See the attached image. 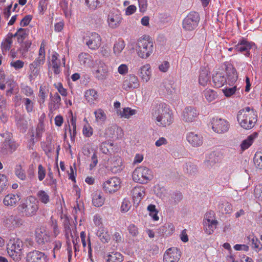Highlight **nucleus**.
Segmentation results:
<instances>
[{
  "instance_id": "f257e3e1",
  "label": "nucleus",
  "mask_w": 262,
  "mask_h": 262,
  "mask_svg": "<svg viewBox=\"0 0 262 262\" xmlns=\"http://www.w3.org/2000/svg\"><path fill=\"white\" fill-rule=\"evenodd\" d=\"M151 114L156 123L159 126L166 127L173 122L172 113L165 103H160L154 106Z\"/></svg>"
},
{
  "instance_id": "f03ea898",
  "label": "nucleus",
  "mask_w": 262,
  "mask_h": 262,
  "mask_svg": "<svg viewBox=\"0 0 262 262\" xmlns=\"http://www.w3.org/2000/svg\"><path fill=\"white\" fill-rule=\"evenodd\" d=\"M236 118L241 126L246 129L253 128L257 120L256 111L248 106L240 110L237 114Z\"/></svg>"
},
{
  "instance_id": "7ed1b4c3",
  "label": "nucleus",
  "mask_w": 262,
  "mask_h": 262,
  "mask_svg": "<svg viewBox=\"0 0 262 262\" xmlns=\"http://www.w3.org/2000/svg\"><path fill=\"white\" fill-rule=\"evenodd\" d=\"M154 42L151 37L144 35L139 38L136 46V51L139 57L143 59L149 58L154 52Z\"/></svg>"
},
{
  "instance_id": "20e7f679",
  "label": "nucleus",
  "mask_w": 262,
  "mask_h": 262,
  "mask_svg": "<svg viewBox=\"0 0 262 262\" xmlns=\"http://www.w3.org/2000/svg\"><path fill=\"white\" fill-rule=\"evenodd\" d=\"M23 242L19 238L9 240L7 247L9 255L15 261H19L24 253Z\"/></svg>"
},
{
  "instance_id": "39448f33",
  "label": "nucleus",
  "mask_w": 262,
  "mask_h": 262,
  "mask_svg": "<svg viewBox=\"0 0 262 262\" xmlns=\"http://www.w3.org/2000/svg\"><path fill=\"white\" fill-rule=\"evenodd\" d=\"M18 210L27 217L35 215L38 210V202L35 197H27L25 202L18 207Z\"/></svg>"
},
{
  "instance_id": "423d86ee",
  "label": "nucleus",
  "mask_w": 262,
  "mask_h": 262,
  "mask_svg": "<svg viewBox=\"0 0 262 262\" xmlns=\"http://www.w3.org/2000/svg\"><path fill=\"white\" fill-rule=\"evenodd\" d=\"M153 177L151 170L144 166L136 168L132 174L133 180L134 182L139 184H147Z\"/></svg>"
},
{
  "instance_id": "0eeeda50",
  "label": "nucleus",
  "mask_w": 262,
  "mask_h": 262,
  "mask_svg": "<svg viewBox=\"0 0 262 262\" xmlns=\"http://www.w3.org/2000/svg\"><path fill=\"white\" fill-rule=\"evenodd\" d=\"M218 223L213 211H210L206 212L203 222L205 232L208 235L212 234L216 229Z\"/></svg>"
},
{
  "instance_id": "6e6552de",
  "label": "nucleus",
  "mask_w": 262,
  "mask_h": 262,
  "mask_svg": "<svg viewBox=\"0 0 262 262\" xmlns=\"http://www.w3.org/2000/svg\"><path fill=\"white\" fill-rule=\"evenodd\" d=\"M199 20L200 17L198 13L190 12L183 20V29L186 32L194 31L197 28Z\"/></svg>"
},
{
  "instance_id": "1a4fd4ad",
  "label": "nucleus",
  "mask_w": 262,
  "mask_h": 262,
  "mask_svg": "<svg viewBox=\"0 0 262 262\" xmlns=\"http://www.w3.org/2000/svg\"><path fill=\"white\" fill-rule=\"evenodd\" d=\"M212 129L217 134H224L227 133L230 128L229 122L225 119L222 118H213L211 120Z\"/></svg>"
},
{
  "instance_id": "9d476101",
  "label": "nucleus",
  "mask_w": 262,
  "mask_h": 262,
  "mask_svg": "<svg viewBox=\"0 0 262 262\" xmlns=\"http://www.w3.org/2000/svg\"><path fill=\"white\" fill-rule=\"evenodd\" d=\"M121 181L117 177H111L103 184V189L104 192L108 194H113L117 192L121 188Z\"/></svg>"
},
{
  "instance_id": "9b49d317",
  "label": "nucleus",
  "mask_w": 262,
  "mask_h": 262,
  "mask_svg": "<svg viewBox=\"0 0 262 262\" xmlns=\"http://www.w3.org/2000/svg\"><path fill=\"white\" fill-rule=\"evenodd\" d=\"M140 86V80L138 76L134 74H130L125 77L121 84L122 89L125 91L138 89Z\"/></svg>"
},
{
  "instance_id": "f8f14e48",
  "label": "nucleus",
  "mask_w": 262,
  "mask_h": 262,
  "mask_svg": "<svg viewBox=\"0 0 262 262\" xmlns=\"http://www.w3.org/2000/svg\"><path fill=\"white\" fill-rule=\"evenodd\" d=\"M96 64L97 65V68L92 71L94 77L98 80L103 81L106 80L110 75L109 68L103 62L99 61H96Z\"/></svg>"
},
{
  "instance_id": "ddd939ff",
  "label": "nucleus",
  "mask_w": 262,
  "mask_h": 262,
  "mask_svg": "<svg viewBox=\"0 0 262 262\" xmlns=\"http://www.w3.org/2000/svg\"><path fill=\"white\" fill-rule=\"evenodd\" d=\"M213 82L216 87L220 88L223 86L225 82H228L229 84L235 82L237 79L236 73L233 72L232 75L229 76L227 79L224 77V74L222 73H217L213 76Z\"/></svg>"
},
{
  "instance_id": "4468645a",
  "label": "nucleus",
  "mask_w": 262,
  "mask_h": 262,
  "mask_svg": "<svg viewBox=\"0 0 262 262\" xmlns=\"http://www.w3.org/2000/svg\"><path fill=\"white\" fill-rule=\"evenodd\" d=\"M137 74L142 82L147 83L149 81L152 75L150 64L148 63L142 64L138 68Z\"/></svg>"
},
{
  "instance_id": "2eb2a0df",
  "label": "nucleus",
  "mask_w": 262,
  "mask_h": 262,
  "mask_svg": "<svg viewBox=\"0 0 262 262\" xmlns=\"http://www.w3.org/2000/svg\"><path fill=\"white\" fill-rule=\"evenodd\" d=\"M46 46V43L45 41H43L40 46V48L38 52V56L35 60L30 64L29 67L30 70H34L41 65L44 64L45 61V47Z\"/></svg>"
},
{
  "instance_id": "dca6fc26",
  "label": "nucleus",
  "mask_w": 262,
  "mask_h": 262,
  "mask_svg": "<svg viewBox=\"0 0 262 262\" xmlns=\"http://www.w3.org/2000/svg\"><path fill=\"white\" fill-rule=\"evenodd\" d=\"M198 115L199 112L196 108L193 106H187L183 111L182 119L185 122H192L196 120Z\"/></svg>"
},
{
  "instance_id": "f3484780",
  "label": "nucleus",
  "mask_w": 262,
  "mask_h": 262,
  "mask_svg": "<svg viewBox=\"0 0 262 262\" xmlns=\"http://www.w3.org/2000/svg\"><path fill=\"white\" fill-rule=\"evenodd\" d=\"M181 252L177 248H170L167 249L164 255V262H178L180 259Z\"/></svg>"
},
{
  "instance_id": "a211bd4d",
  "label": "nucleus",
  "mask_w": 262,
  "mask_h": 262,
  "mask_svg": "<svg viewBox=\"0 0 262 262\" xmlns=\"http://www.w3.org/2000/svg\"><path fill=\"white\" fill-rule=\"evenodd\" d=\"M187 140L192 146L198 147L201 146H211V144L203 142L202 137L193 132H190L187 135Z\"/></svg>"
},
{
  "instance_id": "6ab92c4d",
  "label": "nucleus",
  "mask_w": 262,
  "mask_h": 262,
  "mask_svg": "<svg viewBox=\"0 0 262 262\" xmlns=\"http://www.w3.org/2000/svg\"><path fill=\"white\" fill-rule=\"evenodd\" d=\"M122 20V16L117 11L111 12L107 17L108 26L113 29L118 27L121 24Z\"/></svg>"
},
{
  "instance_id": "aec40b11",
  "label": "nucleus",
  "mask_w": 262,
  "mask_h": 262,
  "mask_svg": "<svg viewBox=\"0 0 262 262\" xmlns=\"http://www.w3.org/2000/svg\"><path fill=\"white\" fill-rule=\"evenodd\" d=\"M48 259L47 255L37 250L31 251L27 255V262H47Z\"/></svg>"
},
{
  "instance_id": "412c9836",
  "label": "nucleus",
  "mask_w": 262,
  "mask_h": 262,
  "mask_svg": "<svg viewBox=\"0 0 262 262\" xmlns=\"http://www.w3.org/2000/svg\"><path fill=\"white\" fill-rule=\"evenodd\" d=\"M84 99L90 106H94L98 102L99 94L94 89H90L84 92Z\"/></svg>"
},
{
  "instance_id": "4be33fe9",
  "label": "nucleus",
  "mask_w": 262,
  "mask_h": 262,
  "mask_svg": "<svg viewBox=\"0 0 262 262\" xmlns=\"http://www.w3.org/2000/svg\"><path fill=\"white\" fill-rule=\"evenodd\" d=\"M59 56V55L57 53L53 52L48 66L49 70L53 71L55 75H58L61 72V62L58 59Z\"/></svg>"
},
{
  "instance_id": "5701e85b",
  "label": "nucleus",
  "mask_w": 262,
  "mask_h": 262,
  "mask_svg": "<svg viewBox=\"0 0 262 262\" xmlns=\"http://www.w3.org/2000/svg\"><path fill=\"white\" fill-rule=\"evenodd\" d=\"M20 200V196L18 194L9 193L4 196L3 203L6 207L12 208L16 207Z\"/></svg>"
},
{
  "instance_id": "b1692460",
  "label": "nucleus",
  "mask_w": 262,
  "mask_h": 262,
  "mask_svg": "<svg viewBox=\"0 0 262 262\" xmlns=\"http://www.w3.org/2000/svg\"><path fill=\"white\" fill-rule=\"evenodd\" d=\"M101 43V36L97 33H92L86 39V44L92 50H96L99 48Z\"/></svg>"
},
{
  "instance_id": "393cba45",
  "label": "nucleus",
  "mask_w": 262,
  "mask_h": 262,
  "mask_svg": "<svg viewBox=\"0 0 262 262\" xmlns=\"http://www.w3.org/2000/svg\"><path fill=\"white\" fill-rule=\"evenodd\" d=\"M81 66L84 68H94L96 61L93 60L91 56L85 53H80L78 57Z\"/></svg>"
},
{
  "instance_id": "a878e982",
  "label": "nucleus",
  "mask_w": 262,
  "mask_h": 262,
  "mask_svg": "<svg viewBox=\"0 0 262 262\" xmlns=\"http://www.w3.org/2000/svg\"><path fill=\"white\" fill-rule=\"evenodd\" d=\"M65 236L66 237V243L67 245V251L68 253V261L70 262L72 256V248L70 242V237L73 238L76 235L73 234L72 229L68 224H64Z\"/></svg>"
},
{
  "instance_id": "bb28decb",
  "label": "nucleus",
  "mask_w": 262,
  "mask_h": 262,
  "mask_svg": "<svg viewBox=\"0 0 262 262\" xmlns=\"http://www.w3.org/2000/svg\"><path fill=\"white\" fill-rule=\"evenodd\" d=\"M131 193L134 203L138 204L145 194V188L143 186L137 185L132 189Z\"/></svg>"
},
{
  "instance_id": "cd10ccee",
  "label": "nucleus",
  "mask_w": 262,
  "mask_h": 262,
  "mask_svg": "<svg viewBox=\"0 0 262 262\" xmlns=\"http://www.w3.org/2000/svg\"><path fill=\"white\" fill-rule=\"evenodd\" d=\"M35 239L39 245H43L50 241V236L45 228H40L36 231Z\"/></svg>"
},
{
  "instance_id": "c85d7f7f",
  "label": "nucleus",
  "mask_w": 262,
  "mask_h": 262,
  "mask_svg": "<svg viewBox=\"0 0 262 262\" xmlns=\"http://www.w3.org/2000/svg\"><path fill=\"white\" fill-rule=\"evenodd\" d=\"M105 198L100 191H96L92 194V203L97 207H101L104 203Z\"/></svg>"
},
{
  "instance_id": "c756f323",
  "label": "nucleus",
  "mask_w": 262,
  "mask_h": 262,
  "mask_svg": "<svg viewBox=\"0 0 262 262\" xmlns=\"http://www.w3.org/2000/svg\"><path fill=\"white\" fill-rule=\"evenodd\" d=\"M199 83L200 85L206 86L209 82V72L206 69H201L199 76Z\"/></svg>"
},
{
  "instance_id": "7c9ffc66",
  "label": "nucleus",
  "mask_w": 262,
  "mask_h": 262,
  "mask_svg": "<svg viewBox=\"0 0 262 262\" xmlns=\"http://www.w3.org/2000/svg\"><path fill=\"white\" fill-rule=\"evenodd\" d=\"M96 234L102 243H107L111 239V235L109 234L107 229L104 227L99 228Z\"/></svg>"
},
{
  "instance_id": "2f4dec72",
  "label": "nucleus",
  "mask_w": 262,
  "mask_h": 262,
  "mask_svg": "<svg viewBox=\"0 0 262 262\" xmlns=\"http://www.w3.org/2000/svg\"><path fill=\"white\" fill-rule=\"evenodd\" d=\"M253 45L254 44L251 43L247 40L243 39L235 46V50L241 52L246 51L247 52V55L248 53L249 50Z\"/></svg>"
},
{
  "instance_id": "473e14b6",
  "label": "nucleus",
  "mask_w": 262,
  "mask_h": 262,
  "mask_svg": "<svg viewBox=\"0 0 262 262\" xmlns=\"http://www.w3.org/2000/svg\"><path fill=\"white\" fill-rule=\"evenodd\" d=\"M95 122L97 123H104L107 119V116L104 111L102 108H97L94 112Z\"/></svg>"
},
{
  "instance_id": "72a5a7b5",
  "label": "nucleus",
  "mask_w": 262,
  "mask_h": 262,
  "mask_svg": "<svg viewBox=\"0 0 262 262\" xmlns=\"http://www.w3.org/2000/svg\"><path fill=\"white\" fill-rule=\"evenodd\" d=\"M117 113L121 118L129 119L137 113V110L127 107L123 108L122 110L117 111Z\"/></svg>"
},
{
  "instance_id": "f704fd0d",
  "label": "nucleus",
  "mask_w": 262,
  "mask_h": 262,
  "mask_svg": "<svg viewBox=\"0 0 262 262\" xmlns=\"http://www.w3.org/2000/svg\"><path fill=\"white\" fill-rule=\"evenodd\" d=\"M36 196L38 201L43 204H47L51 201L49 192L43 190H38L37 192Z\"/></svg>"
},
{
  "instance_id": "c9c22d12",
  "label": "nucleus",
  "mask_w": 262,
  "mask_h": 262,
  "mask_svg": "<svg viewBox=\"0 0 262 262\" xmlns=\"http://www.w3.org/2000/svg\"><path fill=\"white\" fill-rule=\"evenodd\" d=\"M61 98L58 94L55 93L51 98V102L49 104V108L51 111H55L59 107Z\"/></svg>"
},
{
  "instance_id": "e433bc0d",
  "label": "nucleus",
  "mask_w": 262,
  "mask_h": 262,
  "mask_svg": "<svg viewBox=\"0 0 262 262\" xmlns=\"http://www.w3.org/2000/svg\"><path fill=\"white\" fill-rule=\"evenodd\" d=\"M219 210L223 213H230L232 211V205L226 201H221L219 205Z\"/></svg>"
},
{
  "instance_id": "4c0bfd02",
  "label": "nucleus",
  "mask_w": 262,
  "mask_h": 262,
  "mask_svg": "<svg viewBox=\"0 0 262 262\" xmlns=\"http://www.w3.org/2000/svg\"><path fill=\"white\" fill-rule=\"evenodd\" d=\"M6 84L8 88V90L6 91V95L7 96H11L17 90V83L13 79H8L6 81Z\"/></svg>"
},
{
  "instance_id": "58836bf2",
  "label": "nucleus",
  "mask_w": 262,
  "mask_h": 262,
  "mask_svg": "<svg viewBox=\"0 0 262 262\" xmlns=\"http://www.w3.org/2000/svg\"><path fill=\"white\" fill-rule=\"evenodd\" d=\"M12 37V34H8L2 42L1 48L3 52H7L11 49L13 42Z\"/></svg>"
},
{
  "instance_id": "ea45409f",
  "label": "nucleus",
  "mask_w": 262,
  "mask_h": 262,
  "mask_svg": "<svg viewBox=\"0 0 262 262\" xmlns=\"http://www.w3.org/2000/svg\"><path fill=\"white\" fill-rule=\"evenodd\" d=\"M203 93L205 98L209 102L214 101L217 96L216 93L210 89H206Z\"/></svg>"
},
{
  "instance_id": "a19ab883",
  "label": "nucleus",
  "mask_w": 262,
  "mask_h": 262,
  "mask_svg": "<svg viewBox=\"0 0 262 262\" xmlns=\"http://www.w3.org/2000/svg\"><path fill=\"white\" fill-rule=\"evenodd\" d=\"M15 174L20 180L25 181L27 180V175L25 169L21 164H17L15 167Z\"/></svg>"
},
{
  "instance_id": "79ce46f5",
  "label": "nucleus",
  "mask_w": 262,
  "mask_h": 262,
  "mask_svg": "<svg viewBox=\"0 0 262 262\" xmlns=\"http://www.w3.org/2000/svg\"><path fill=\"white\" fill-rule=\"evenodd\" d=\"M125 44L122 40H119L114 45L113 53L115 56H119L125 47Z\"/></svg>"
},
{
  "instance_id": "37998d69",
  "label": "nucleus",
  "mask_w": 262,
  "mask_h": 262,
  "mask_svg": "<svg viewBox=\"0 0 262 262\" xmlns=\"http://www.w3.org/2000/svg\"><path fill=\"white\" fill-rule=\"evenodd\" d=\"M123 256L120 253L112 252L107 255V262H122Z\"/></svg>"
},
{
  "instance_id": "c03bdc74",
  "label": "nucleus",
  "mask_w": 262,
  "mask_h": 262,
  "mask_svg": "<svg viewBox=\"0 0 262 262\" xmlns=\"http://www.w3.org/2000/svg\"><path fill=\"white\" fill-rule=\"evenodd\" d=\"M248 238L250 239L252 248L256 252H258L262 250V244L257 237L253 236L251 238L250 236H249Z\"/></svg>"
},
{
  "instance_id": "a18cd8bd",
  "label": "nucleus",
  "mask_w": 262,
  "mask_h": 262,
  "mask_svg": "<svg viewBox=\"0 0 262 262\" xmlns=\"http://www.w3.org/2000/svg\"><path fill=\"white\" fill-rule=\"evenodd\" d=\"M262 149L261 148H260ZM254 163L256 168L261 169H262V150L257 151L254 157Z\"/></svg>"
},
{
  "instance_id": "49530a36",
  "label": "nucleus",
  "mask_w": 262,
  "mask_h": 262,
  "mask_svg": "<svg viewBox=\"0 0 262 262\" xmlns=\"http://www.w3.org/2000/svg\"><path fill=\"white\" fill-rule=\"evenodd\" d=\"M257 137V133H254L249 136L247 138L244 140L242 144L241 147H249L254 142L255 139Z\"/></svg>"
},
{
  "instance_id": "de8ad7c7",
  "label": "nucleus",
  "mask_w": 262,
  "mask_h": 262,
  "mask_svg": "<svg viewBox=\"0 0 262 262\" xmlns=\"http://www.w3.org/2000/svg\"><path fill=\"white\" fill-rule=\"evenodd\" d=\"M253 194L257 202H262V185L258 184L255 186Z\"/></svg>"
},
{
  "instance_id": "09e8293b",
  "label": "nucleus",
  "mask_w": 262,
  "mask_h": 262,
  "mask_svg": "<svg viewBox=\"0 0 262 262\" xmlns=\"http://www.w3.org/2000/svg\"><path fill=\"white\" fill-rule=\"evenodd\" d=\"M127 231L132 237H137L139 234V229L138 227L134 224H130L127 228Z\"/></svg>"
},
{
  "instance_id": "8fccbe9b",
  "label": "nucleus",
  "mask_w": 262,
  "mask_h": 262,
  "mask_svg": "<svg viewBox=\"0 0 262 262\" xmlns=\"http://www.w3.org/2000/svg\"><path fill=\"white\" fill-rule=\"evenodd\" d=\"M45 131V125L42 121H39L37 124L35 131V137L40 138L42 136V134Z\"/></svg>"
},
{
  "instance_id": "3c124183",
  "label": "nucleus",
  "mask_w": 262,
  "mask_h": 262,
  "mask_svg": "<svg viewBox=\"0 0 262 262\" xmlns=\"http://www.w3.org/2000/svg\"><path fill=\"white\" fill-rule=\"evenodd\" d=\"M8 179L6 176L0 173V194L7 189Z\"/></svg>"
},
{
  "instance_id": "603ef678",
  "label": "nucleus",
  "mask_w": 262,
  "mask_h": 262,
  "mask_svg": "<svg viewBox=\"0 0 262 262\" xmlns=\"http://www.w3.org/2000/svg\"><path fill=\"white\" fill-rule=\"evenodd\" d=\"M29 34V30L27 29L19 28L16 33L14 35V36H18V39H21L22 41L25 39L26 36Z\"/></svg>"
},
{
  "instance_id": "864d4df0",
  "label": "nucleus",
  "mask_w": 262,
  "mask_h": 262,
  "mask_svg": "<svg viewBox=\"0 0 262 262\" xmlns=\"http://www.w3.org/2000/svg\"><path fill=\"white\" fill-rule=\"evenodd\" d=\"M23 102L25 106L27 112L30 113L33 110L34 102L33 101L28 98H25L23 99Z\"/></svg>"
},
{
  "instance_id": "5fc2aeb1",
  "label": "nucleus",
  "mask_w": 262,
  "mask_h": 262,
  "mask_svg": "<svg viewBox=\"0 0 262 262\" xmlns=\"http://www.w3.org/2000/svg\"><path fill=\"white\" fill-rule=\"evenodd\" d=\"M14 219V215H9L4 217L3 221L4 225L7 228H12V223Z\"/></svg>"
},
{
  "instance_id": "6e6d98bb",
  "label": "nucleus",
  "mask_w": 262,
  "mask_h": 262,
  "mask_svg": "<svg viewBox=\"0 0 262 262\" xmlns=\"http://www.w3.org/2000/svg\"><path fill=\"white\" fill-rule=\"evenodd\" d=\"M38 178L40 181H42L45 178L46 175V170L42 165L40 164L38 166Z\"/></svg>"
},
{
  "instance_id": "4d7b16f0",
  "label": "nucleus",
  "mask_w": 262,
  "mask_h": 262,
  "mask_svg": "<svg viewBox=\"0 0 262 262\" xmlns=\"http://www.w3.org/2000/svg\"><path fill=\"white\" fill-rule=\"evenodd\" d=\"M93 221L95 226H97L98 229L101 227H104L103 226L102 218L100 215L98 214H95L93 216Z\"/></svg>"
},
{
  "instance_id": "13d9d810",
  "label": "nucleus",
  "mask_w": 262,
  "mask_h": 262,
  "mask_svg": "<svg viewBox=\"0 0 262 262\" xmlns=\"http://www.w3.org/2000/svg\"><path fill=\"white\" fill-rule=\"evenodd\" d=\"M132 206L130 202L128 199H124L122 203L121 206V210L122 211L126 212Z\"/></svg>"
},
{
  "instance_id": "bf43d9fd",
  "label": "nucleus",
  "mask_w": 262,
  "mask_h": 262,
  "mask_svg": "<svg viewBox=\"0 0 262 262\" xmlns=\"http://www.w3.org/2000/svg\"><path fill=\"white\" fill-rule=\"evenodd\" d=\"M82 132L84 136L90 137L93 134V129L89 124H86L83 126Z\"/></svg>"
},
{
  "instance_id": "052dcab7",
  "label": "nucleus",
  "mask_w": 262,
  "mask_h": 262,
  "mask_svg": "<svg viewBox=\"0 0 262 262\" xmlns=\"http://www.w3.org/2000/svg\"><path fill=\"white\" fill-rule=\"evenodd\" d=\"M128 67L126 64H121L117 69L118 73L121 75H125L128 72Z\"/></svg>"
},
{
  "instance_id": "680f3d73",
  "label": "nucleus",
  "mask_w": 262,
  "mask_h": 262,
  "mask_svg": "<svg viewBox=\"0 0 262 262\" xmlns=\"http://www.w3.org/2000/svg\"><path fill=\"white\" fill-rule=\"evenodd\" d=\"M138 3V6L139 11L141 12H144L146 11L147 6H148V2L147 0H137Z\"/></svg>"
},
{
  "instance_id": "e2e57ef3",
  "label": "nucleus",
  "mask_w": 262,
  "mask_h": 262,
  "mask_svg": "<svg viewBox=\"0 0 262 262\" xmlns=\"http://www.w3.org/2000/svg\"><path fill=\"white\" fill-rule=\"evenodd\" d=\"M38 97L39 103H40V104L43 103L46 97H47V94L42 86L40 87Z\"/></svg>"
},
{
  "instance_id": "0e129e2a",
  "label": "nucleus",
  "mask_w": 262,
  "mask_h": 262,
  "mask_svg": "<svg viewBox=\"0 0 262 262\" xmlns=\"http://www.w3.org/2000/svg\"><path fill=\"white\" fill-rule=\"evenodd\" d=\"M36 167L34 164H31L29 165L27 169V176L28 179L32 180L35 176Z\"/></svg>"
},
{
  "instance_id": "69168bd1",
  "label": "nucleus",
  "mask_w": 262,
  "mask_h": 262,
  "mask_svg": "<svg viewBox=\"0 0 262 262\" xmlns=\"http://www.w3.org/2000/svg\"><path fill=\"white\" fill-rule=\"evenodd\" d=\"M236 90V87L233 86L232 88H226L223 89V92L227 97H229L233 95Z\"/></svg>"
},
{
  "instance_id": "338daca9",
  "label": "nucleus",
  "mask_w": 262,
  "mask_h": 262,
  "mask_svg": "<svg viewBox=\"0 0 262 262\" xmlns=\"http://www.w3.org/2000/svg\"><path fill=\"white\" fill-rule=\"evenodd\" d=\"M10 64L11 67H13L15 70H19L23 68L24 62L20 60H17L15 61H12Z\"/></svg>"
},
{
  "instance_id": "774afa93",
  "label": "nucleus",
  "mask_w": 262,
  "mask_h": 262,
  "mask_svg": "<svg viewBox=\"0 0 262 262\" xmlns=\"http://www.w3.org/2000/svg\"><path fill=\"white\" fill-rule=\"evenodd\" d=\"M137 9V7L135 5H130L125 9V14L127 16L131 15L136 12Z\"/></svg>"
}]
</instances>
